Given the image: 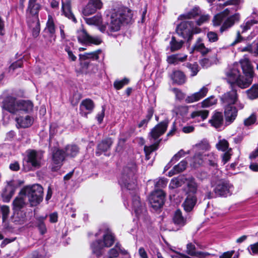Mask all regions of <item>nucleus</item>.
<instances>
[{"label": "nucleus", "instance_id": "nucleus-1", "mask_svg": "<svg viewBox=\"0 0 258 258\" xmlns=\"http://www.w3.org/2000/svg\"><path fill=\"white\" fill-rule=\"evenodd\" d=\"M106 17L108 19L107 29L106 26L102 24V20L100 15L97 14L91 18H86L85 21L90 25L98 27L102 32L110 33L118 31L124 24H129L133 20V12L127 7H119L107 11Z\"/></svg>", "mask_w": 258, "mask_h": 258}, {"label": "nucleus", "instance_id": "nucleus-2", "mask_svg": "<svg viewBox=\"0 0 258 258\" xmlns=\"http://www.w3.org/2000/svg\"><path fill=\"white\" fill-rule=\"evenodd\" d=\"M198 150L193 157V163H190L194 167L202 164L205 161H208L209 164L213 167L217 173V156L212 152H209L210 145L207 143H202L198 146Z\"/></svg>", "mask_w": 258, "mask_h": 258}, {"label": "nucleus", "instance_id": "nucleus-3", "mask_svg": "<svg viewBox=\"0 0 258 258\" xmlns=\"http://www.w3.org/2000/svg\"><path fill=\"white\" fill-rule=\"evenodd\" d=\"M232 13V12H231V10L229 8H227L223 12L214 16L213 19L214 26H220L223 23L220 29V31L221 33L231 28L235 23H237L239 21L240 19V14L239 13H235L229 16V15Z\"/></svg>", "mask_w": 258, "mask_h": 258}, {"label": "nucleus", "instance_id": "nucleus-4", "mask_svg": "<svg viewBox=\"0 0 258 258\" xmlns=\"http://www.w3.org/2000/svg\"><path fill=\"white\" fill-rule=\"evenodd\" d=\"M226 79L233 87L236 84L239 87L244 89L248 87L251 84V79L245 78L240 74L239 64L237 62L230 66L225 72Z\"/></svg>", "mask_w": 258, "mask_h": 258}, {"label": "nucleus", "instance_id": "nucleus-5", "mask_svg": "<svg viewBox=\"0 0 258 258\" xmlns=\"http://www.w3.org/2000/svg\"><path fill=\"white\" fill-rule=\"evenodd\" d=\"M102 234V240H98L91 243L90 247L93 254L97 257H100L103 253L104 247L111 246L114 242V236L109 229L104 230L101 229L99 233L96 234L98 235Z\"/></svg>", "mask_w": 258, "mask_h": 258}, {"label": "nucleus", "instance_id": "nucleus-6", "mask_svg": "<svg viewBox=\"0 0 258 258\" xmlns=\"http://www.w3.org/2000/svg\"><path fill=\"white\" fill-rule=\"evenodd\" d=\"M137 171V165L133 162L128 163L124 168L123 173L118 180L119 183L122 188L125 187L128 190L135 189L137 186L136 183Z\"/></svg>", "mask_w": 258, "mask_h": 258}, {"label": "nucleus", "instance_id": "nucleus-7", "mask_svg": "<svg viewBox=\"0 0 258 258\" xmlns=\"http://www.w3.org/2000/svg\"><path fill=\"white\" fill-rule=\"evenodd\" d=\"M43 192V187L36 184L24 187L20 194L27 197L31 206L33 207L38 205L42 201Z\"/></svg>", "mask_w": 258, "mask_h": 258}, {"label": "nucleus", "instance_id": "nucleus-8", "mask_svg": "<svg viewBox=\"0 0 258 258\" xmlns=\"http://www.w3.org/2000/svg\"><path fill=\"white\" fill-rule=\"evenodd\" d=\"M222 173L219 170H217V173H214L211 180V185L215 186V192L219 196L227 197L231 195L230 189L232 185L226 181L221 179Z\"/></svg>", "mask_w": 258, "mask_h": 258}, {"label": "nucleus", "instance_id": "nucleus-9", "mask_svg": "<svg viewBox=\"0 0 258 258\" xmlns=\"http://www.w3.org/2000/svg\"><path fill=\"white\" fill-rule=\"evenodd\" d=\"M201 29L195 26V22L191 21H185L179 24L176 28V32L178 35L189 41L191 39L194 34H198Z\"/></svg>", "mask_w": 258, "mask_h": 258}, {"label": "nucleus", "instance_id": "nucleus-10", "mask_svg": "<svg viewBox=\"0 0 258 258\" xmlns=\"http://www.w3.org/2000/svg\"><path fill=\"white\" fill-rule=\"evenodd\" d=\"M2 98L3 100L1 102V105L3 109L12 114L18 113L19 100L10 95Z\"/></svg>", "mask_w": 258, "mask_h": 258}, {"label": "nucleus", "instance_id": "nucleus-11", "mask_svg": "<svg viewBox=\"0 0 258 258\" xmlns=\"http://www.w3.org/2000/svg\"><path fill=\"white\" fill-rule=\"evenodd\" d=\"M2 98L3 100L1 102V105L3 109L12 114L18 113L19 100L10 95Z\"/></svg>", "mask_w": 258, "mask_h": 258}, {"label": "nucleus", "instance_id": "nucleus-12", "mask_svg": "<svg viewBox=\"0 0 258 258\" xmlns=\"http://www.w3.org/2000/svg\"><path fill=\"white\" fill-rule=\"evenodd\" d=\"M26 153V157L24 159V161L29 166H31V167L39 168L41 165V161L43 156L42 154L33 150L27 151Z\"/></svg>", "mask_w": 258, "mask_h": 258}, {"label": "nucleus", "instance_id": "nucleus-13", "mask_svg": "<svg viewBox=\"0 0 258 258\" xmlns=\"http://www.w3.org/2000/svg\"><path fill=\"white\" fill-rule=\"evenodd\" d=\"M165 193L162 190L157 189L149 196V201L151 207L155 210L160 208L164 203Z\"/></svg>", "mask_w": 258, "mask_h": 258}, {"label": "nucleus", "instance_id": "nucleus-14", "mask_svg": "<svg viewBox=\"0 0 258 258\" xmlns=\"http://www.w3.org/2000/svg\"><path fill=\"white\" fill-rule=\"evenodd\" d=\"M77 34L78 41L81 43L98 45L102 42V40L99 37L91 36L83 28L78 30Z\"/></svg>", "mask_w": 258, "mask_h": 258}, {"label": "nucleus", "instance_id": "nucleus-15", "mask_svg": "<svg viewBox=\"0 0 258 258\" xmlns=\"http://www.w3.org/2000/svg\"><path fill=\"white\" fill-rule=\"evenodd\" d=\"M65 157L66 155L63 150L56 149L53 152L52 162V170L53 171H57L60 168Z\"/></svg>", "mask_w": 258, "mask_h": 258}, {"label": "nucleus", "instance_id": "nucleus-16", "mask_svg": "<svg viewBox=\"0 0 258 258\" xmlns=\"http://www.w3.org/2000/svg\"><path fill=\"white\" fill-rule=\"evenodd\" d=\"M257 23V21L255 20H248L244 22L240 25V30L237 32V37L235 40L231 44V46H234L238 42H240L242 40V37L241 36L243 34L249 30L251 27L254 24Z\"/></svg>", "mask_w": 258, "mask_h": 258}, {"label": "nucleus", "instance_id": "nucleus-17", "mask_svg": "<svg viewBox=\"0 0 258 258\" xmlns=\"http://www.w3.org/2000/svg\"><path fill=\"white\" fill-rule=\"evenodd\" d=\"M132 201L131 203V207L133 211H134L137 217H140L144 212H145L144 204L142 203L140 197L135 194L133 195L131 194Z\"/></svg>", "mask_w": 258, "mask_h": 258}, {"label": "nucleus", "instance_id": "nucleus-18", "mask_svg": "<svg viewBox=\"0 0 258 258\" xmlns=\"http://www.w3.org/2000/svg\"><path fill=\"white\" fill-rule=\"evenodd\" d=\"M237 109L233 105H225L224 115L227 125L234 121L237 116Z\"/></svg>", "mask_w": 258, "mask_h": 258}, {"label": "nucleus", "instance_id": "nucleus-19", "mask_svg": "<svg viewBox=\"0 0 258 258\" xmlns=\"http://www.w3.org/2000/svg\"><path fill=\"white\" fill-rule=\"evenodd\" d=\"M237 99L238 96L236 90L233 89V87H232L231 91L225 93L221 97V100L224 105H233L236 103Z\"/></svg>", "mask_w": 258, "mask_h": 258}, {"label": "nucleus", "instance_id": "nucleus-20", "mask_svg": "<svg viewBox=\"0 0 258 258\" xmlns=\"http://www.w3.org/2000/svg\"><path fill=\"white\" fill-rule=\"evenodd\" d=\"M167 122L162 121L155 126L151 131L150 140H156L160 136L163 135L166 131Z\"/></svg>", "mask_w": 258, "mask_h": 258}, {"label": "nucleus", "instance_id": "nucleus-21", "mask_svg": "<svg viewBox=\"0 0 258 258\" xmlns=\"http://www.w3.org/2000/svg\"><path fill=\"white\" fill-rule=\"evenodd\" d=\"M101 1H89L82 11L84 16H89L95 13L97 9H100L102 7Z\"/></svg>", "mask_w": 258, "mask_h": 258}, {"label": "nucleus", "instance_id": "nucleus-22", "mask_svg": "<svg viewBox=\"0 0 258 258\" xmlns=\"http://www.w3.org/2000/svg\"><path fill=\"white\" fill-rule=\"evenodd\" d=\"M184 184H185L184 190L186 192V194L196 195L197 191L198 184L194 177H186Z\"/></svg>", "mask_w": 258, "mask_h": 258}, {"label": "nucleus", "instance_id": "nucleus-23", "mask_svg": "<svg viewBox=\"0 0 258 258\" xmlns=\"http://www.w3.org/2000/svg\"><path fill=\"white\" fill-rule=\"evenodd\" d=\"M239 64V68H241L243 72L245 75V78H250L251 83L253 78V70L249 60L247 58H244L240 61Z\"/></svg>", "mask_w": 258, "mask_h": 258}, {"label": "nucleus", "instance_id": "nucleus-24", "mask_svg": "<svg viewBox=\"0 0 258 258\" xmlns=\"http://www.w3.org/2000/svg\"><path fill=\"white\" fill-rule=\"evenodd\" d=\"M40 8V5L36 1H29L27 9V19L30 17L31 20H34L35 16L38 18V12Z\"/></svg>", "mask_w": 258, "mask_h": 258}, {"label": "nucleus", "instance_id": "nucleus-25", "mask_svg": "<svg viewBox=\"0 0 258 258\" xmlns=\"http://www.w3.org/2000/svg\"><path fill=\"white\" fill-rule=\"evenodd\" d=\"M208 91V89L204 86L199 92L187 96L185 99V101L188 103L198 101L204 98L207 94Z\"/></svg>", "mask_w": 258, "mask_h": 258}, {"label": "nucleus", "instance_id": "nucleus-26", "mask_svg": "<svg viewBox=\"0 0 258 258\" xmlns=\"http://www.w3.org/2000/svg\"><path fill=\"white\" fill-rule=\"evenodd\" d=\"M16 126L18 128H27L32 125L33 118L29 115L16 118Z\"/></svg>", "mask_w": 258, "mask_h": 258}, {"label": "nucleus", "instance_id": "nucleus-27", "mask_svg": "<svg viewBox=\"0 0 258 258\" xmlns=\"http://www.w3.org/2000/svg\"><path fill=\"white\" fill-rule=\"evenodd\" d=\"M187 197L182 204L184 210L186 212H190L195 207L197 201L196 195L186 194Z\"/></svg>", "mask_w": 258, "mask_h": 258}, {"label": "nucleus", "instance_id": "nucleus-28", "mask_svg": "<svg viewBox=\"0 0 258 258\" xmlns=\"http://www.w3.org/2000/svg\"><path fill=\"white\" fill-rule=\"evenodd\" d=\"M112 143L113 141L111 138H107L102 141L97 146L96 154L97 156H100L102 153L106 152L110 148Z\"/></svg>", "mask_w": 258, "mask_h": 258}, {"label": "nucleus", "instance_id": "nucleus-29", "mask_svg": "<svg viewBox=\"0 0 258 258\" xmlns=\"http://www.w3.org/2000/svg\"><path fill=\"white\" fill-rule=\"evenodd\" d=\"M27 21L29 27L32 29L33 36L34 37H37L40 30L39 18L35 16L34 20H31V18L29 17Z\"/></svg>", "mask_w": 258, "mask_h": 258}, {"label": "nucleus", "instance_id": "nucleus-30", "mask_svg": "<svg viewBox=\"0 0 258 258\" xmlns=\"http://www.w3.org/2000/svg\"><path fill=\"white\" fill-rule=\"evenodd\" d=\"M209 121L212 126L216 128L221 127L223 123L222 113L220 112H215Z\"/></svg>", "mask_w": 258, "mask_h": 258}, {"label": "nucleus", "instance_id": "nucleus-31", "mask_svg": "<svg viewBox=\"0 0 258 258\" xmlns=\"http://www.w3.org/2000/svg\"><path fill=\"white\" fill-rule=\"evenodd\" d=\"M62 10L66 17L73 22H76L77 20L71 11L70 1H62Z\"/></svg>", "mask_w": 258, "mask_h": 258}, {"label": "nucleus", "instance_id": "nucleus-32", "mask_svg": "<svg viewBox=\"0 0 258 258\" xmlns=\"http://www.w3.org/2000/svg\"><path fill=\"white\" fill-rule=\"evenodd\" d=\"M33 108V103L29 100H19L18 112H29Z\"/></svg>", "mask_w": 258, "mask_h": 258}, {"label": "nucleus", "instance_id": "nucleus-33", "mask_svg": "<svg viewBox=\"0 0 258 258\" xmlns=\"http://www.w3.org/2000/svg\"><path fill=\"white\" fill-rule=\"evenodd\" d=\"M173 82L178 85H182L186 81V77L184 73L180 71H175L171 75Z\"/></svg>", "mask_w": 258, "mask_h": 258}, {"label": "nucleus", "instance_id": "nucleus-34", "mask_svg": "<svg viewBox=\"0 0 258 258\" xmlns=\"http://www.w3.org/2000/svg\"><path fill=\"white\" fill-rule=\"evenodd\" d=\"M119 253L122 254H127V251L121 248L120 244L116 243L115 246L111 248L108 252V257L109 258H115L118 255Z\"/></svg>", "mask_w": 258, "mask_h": 258}, {"label": "nucleus", "instance_id": "nucleus-35", "mask_svg": "<svg viewBox=\"0 0 258 258\" xmlns=\"http://www.w3.org/2000/svg\"><path fill=\"white\" fill-rule=\"evenodd\" d=\"M209 115V111L207 110H200L194 111L190 116L192 118H195L198 121L206 119Z\"/></svg>", "mask_w": 258, "mask_h": 258}, {"label": "nucleus", "instance_id": "nucleus-36", "mask_svg": "<svg viewBox=\"0 0 258 258\" xmlns=\"http://www.w3.org/2000/svg\"><path fill=\"white\" fill-rule=\"evenodd\" d=\"M79 149L75 145H68L64 148V153L67 157H74L79 153Z\"/></svg>", "mask_w": 258, "mask_h": 258}, {"label": "nucleus", "instance_id": "nucleus-37", "mask_svg": "<svg viewBox=\"0 0 258 258\" xmlns=\"http://www.w3.org/2000/svg\"><path fill=\"white\" fill-rule=\"evenodd\" d=\"M186 180V176L184 175H180L177 177L173 178L170 181L169 184V188L174 189L181 186L184 184V181Z\"/></svg>", "mask_w": 258, "mask_h": 258}, {"label": "nucleus", "instance_id": "nucleus-38", "mask_svg": "<svg viewBox=\"0 0 258 258\" xmlns=\"http://www.w3.org/2000/svg\"><path fill=\"white\" fill-rule=\"evenodd\" d=\"M25 196L21 194L19 197H17L13 201V209L15 211L20 210L25 205Z\"/></svg>", "mask_w": 258, "mask_h": 258}, {"label": "nucleus", "instance_id": "nucleus-39", "mask_svg": "<svg viewBox=\"0 0 258 258\" xmlns=\"http://www.w3.org/2000/svg\"><path fill=\"white\" fill-rule=\"evenodd\" d=\"M45 31L46 32L49 33L50 35H54L55 33L54 21L53 18L51 15L48 16Z\"/></svg>", "mask_w": 258, "mask_h": 258}, {"label": "nucleus", "instance_id": "nucleus-40", "mask_svg": "<svg viewBox=\"0 0 258 258\" xmlns=\"http://www.w3.org/2000/svg\"><path fill=\"white\" fill-rule=\"evenodd\" d=\"M102 51L98 49L95 51L85 53L84 54L80 55V57L84 59H91L93 60H97L99 58V55L101 54Z\"/></svg>", "mask_w": 258, "mask_h": 258}, {"label": "nucleus", "instance_id": "nucleus-41", "mask_svg": "<svg viewBox=\"0 0 258 258\" xmlns=\"http://www.w3.org/2000/svg\"><path fill=\"white\" fill-rule=\"evenodd\" d=\"M94 107V105L93 101L90 99H86L82 101L80 104V108L82 110L84 109L88 111V112H91Z\"/></svg>", "mask_w": 258, "mask_h": 258}, {"label": "nucleus", "instance_id": "nucleus-42", "mask_svg": "<svg viewBox=\"0 0 258 258\" xmlns=\"http://www.w3.org/2000/svg\"><path fill=\"white\" fill-rule=\"evenodd\" d=\"M173 220L175 224L180 226H183L186 222L185 219L182 216L181 211L179 210H177L175 211Z\"/></svg>", "mask_w": 258, "mask_h": 258}, {"label": "nucleus", "instance_id": "nucleus-43", "mask_svg": "<svg viewBox=\"0 0 258 258\" xmlns=\"http://www.w3.org/2000/svg\"><path fill=\"white\" fill-rule=\"evenodd\" d=\"M247 97L250 99H254L258 97V84L253 85L251 88L246 91Z\"/></svg>", "mask_w": 258, "mask_h": 258}, {"label": "nucleus", "instance_id": "nucleus-44", "mask_svg": "<svg viewBox=\"0 0 258 258\" xmlns=\"http://www.w3.org/2000/svg\"><path fill=\"white\" fill-rule=\"evenodd\" d=\"M160 140L156 142L153 145L147 146H145L144 147V151L146 154V160H149L150 159L149 155L150 154L154 151L156 150L158 148V144L160 142Z\"/></svg>", "mask_w": 258, "mask_h": 258}, {"label": "nucleus", "instance_id": "nucleus-45", "mask_svg": "<svg viewBox=\"0 0 258 258\" xmlns=\"http://www.w3.org/2000/svg\"><path fill=\"white\" fill-rule=\"evenodd\" d=\"M194 49L200 51L203 54H206L209 51V49L205 46L204 44L202 42L201 38H199L198 39L194 47Z\"/></svg>", "mask_w": 258, "mask_h": 258}, {"label": "nucleus", "instance_id": "nucleus-46", "mask_svg": "<svg viewBox=\"0 0 258 258\" xmlns=\"http://www.w3.org/2000/svg\"><path fill=\"white\" fill-rule=\"evenodd\" d=\"M172 111L176 115L183 116L187 113L188 108L185 106L177 105L174 107Z\"/></svg>", "mask_w": 258, "mask_h": 258}, {"label": "nucleus", "instance_id": "nucleus-47", "mask_svg": "<svg viewBox=\"0 0 258 258\" xmlns=\"http://www.w3.org/2000/svg\"><path fill=\"white\" fill-rule=\"evenodd\" d=\"M182 41H177L174 37H172L170 41V49L171 51H174L179 49L182 46Z\"/></svg>", "mask_w": 258, "mask_h": 258}, {"label": "nucleus", "instance_id": "nucleus-48", "mask_svg": "<svg viewBox=\"0 0 258 258\" xmlns=\"http://www.w3.org/2000/svg\"><path fill=\"white\" fill-rule=\"evenodd\" d=\"M15 192L14 187L11 185H8L5 189V191L3 194V197L7 198V201H9L10 199L13 196Z\"/></svg>", "mask_w": 258, "mask_h": 258}, {"label": "nucleus", "instance_id": "nucleus-49", "mask_svg": "<svg viewBox=\"0 0 258 258\" xmlns=\"http://www.w3.org/2000/svg\"><path fill=\"white\" fill-rule=\"evenodd\" d=\"M186 55L183 57H179L177 55H172L167 57V61L170 64L177 63L178 61H183L186 59Z\"/></svg>", "mask_w": 258, "mask_h": 258}, {"label": "nucleus", "instance_id": "nucleus-50", "mask_svg": "<svg viewBox=\"0 0 258 258\" xmlns=\"http://www.w3.org/2000/svg\"><path fill=\"white\" fill-rule=\"evenodd\" d=\"M216 148L218 150L222 151L223 152H225L228 150L230 148H229V144L228 142L225 140H220L216 144Z\"/></svg>", "mask_w": 258, "mask_h": 258}, {"label": "nucleus", "instance_id": "nucleus-51", "mask_svg": "<svg viewBox=\"0 0 258 258\" xmlns=\"http://www.w3.org/2000/svg\"><path fill=\"white\" fill-rule=\"evenodd\" d=\"M217 103V99L214 96H211L202 102V106L203 107H209Z\"/></svg>", "mask_w": 258, "mask_h": 258}, {"label": "nucleus", "instance_id": "nucleus-52", "mask_svg": "<svg viewBox=\"0 0 258 258\" xmlns=\"http://www.w3.org/2000/svg\"><path fill=\"white\" fill-rule=\"evenodd\" d=\"M200 13V11L199 8L198 7H195L192 9V10L188 13L186 14H184L183 15H181L180 17L181 18H183L185 19H191L195 16L198 15L199 13Z\"/></svg>", "mask_w": 258, "mask_h": 258}, {"label": "nucleus", "instance_id": "nucleus-53", "mask_svg": "<svg viewBox=\"0 0 258 258\" xmlns=\"http://www.w3.org/2000/svg\"><path fill=\"white\" fill-rule=\"evenodd\" d=\"M186 66L191 72L190 76L191 77H194L197 75V74L199 71V66L197 63H187Z\"/></svg>", "mask_w": 258, "mask_h": 258}, {"label": "nucleus", "instance_id": "nucleus-54", "mask_svg": "<svg viewBox=\"0 0 258 258\" xmlns=\"http://www.w3.org/2000/svg\"><path fill=\"white\" fill-rule=\"evenodd\" d=\"M256 120L255 113H252L249 117L244 120L243 123L245 126H248L253 124Z\"/></svg>", "mask_w": 258, "mask_h": 258}, {"label": "nucleus", "instance_id": "nucleus-55", "mask_svg": "<svg viewBox=\"0 0 258 258\" xmlns=\"http://www.w3.org/2000/svg\"><path fill=\"white\" fill-rule=\"evenodd\" d=\"M129 82V80L127 78H124L121 80H116L114 82V87L117 90L122 88L124 85H127Z\"/></svg>", "mask_w": 258, "mask_h": 258}, {"label": "nucleus", "instance_id": "nucleus-56", "mask_svg": "<svg viewBox=\"0 0 258 258\" xmlns=\"http://www.w3.org/2000/svg\"><path fill=\"white\" fill-rule=\"evenodd\" d=\"M187 161L185 160L181 161L178 165H175L174 168L176 171L178 173L184 170L186 167Z\"/></svg>", "mask_w": 258, "mask_h": 258}, {"label": "nucleus", "instance_id": "nucleus-57", "mask_svg": "<svg viewBox=\"0 0 258 258\" xmlns=\"http://www.w3.org/2000/svg\"><path fill=\"white\" fill-rule=\"evenodd\" d=\"M249 253L251 255L258 254V242L250 244L247 248Z\"/></svg>", "mask_w": 258, "mask_h": 258}, {"label": "nucleus", "instance_id": "nucleus-58", "mask_svg": "<svg viewBox=\"0 0 258 258\" xmlns=\"http://www.w3.org/2000/svg\"><path fill=\"white\" fill-rule=\"evenodd\" d=\"M239 51L240 52H248L250 53H253V46L251 44H247L245 46H241L238 48Z\"/></svg>", "mask_w": 258, "mask_h": 258}, {"label": "nucleus", "instance_id": "nucleus-59", "mask_svg": "<svg viewBox=\"0 0 258 258\" xmlns=\"http://www.w3.org/2000/svg\"><path fill=\"white\" fill-rule=\"evenodd\" d=\"M1 210L2 213L3 221L7 219L10 213L9 207L7 206H3L1 207Z\"/></svg>", "mask_w": 258, "mask_h": 258}, {"label": "nucleus", "instance_id": "nucleus-60", "mask_svg": "<svg viewBox=\"0 0 258 258\" xmlns=\"http://www.w3.org/2000/svg\"><path fill=\"white\" fill-rule=\"evenodd\" d=\"M232 150L231 148L228 149L227 151H225V153L222 156V162L223 164L227 163L230 159L232 155L231 153Z\"/></svg>", "mask_w": 258, "mask_h": 258}, {"label": "nucleus", "instance_id": "nucleus-61", "mask_svg": "<svg viewBox=\"0 0 258 258\" xmlns=\"http://www.w3.org/2000/svg\"><path fill=\"white\" fill-rule=\"evenodd\" d=\"M207 37L211 42H216L218 40V35L214 32H209L207 34Z\"/></svg>", "mask_w": 258, "mask_h": 258}, {"label": "nucleus", "instance_id": "nucleus-62", "mask_svg": "<svg viewBox=\"0 0 258 258\" xmlns=\"http://www.w3.org/2000/svg\"><path fill=\"white\" fill-rule=\"evenodd\" d=\"M210 19V16L208 15H202L199 19L196 21V24L198 26H200L203 24L208 22Z\"/></svg>", "mask_w": 258, "mask_h": 258}, {"label": "nucleus", "instance_id": "nucleus-63", "mask_svg": "<svg viewBox=\"0 0 258 258\" xmlns=\"http://www.w3.org/2000/svg\"><path fill=\"white\" fill-rule=\"evenodd\" d=\"M167 180L165 178H162L158 180L156 182L155 186L157 188H163L165 187L167 184Z\"/></svg>", "mask_w": 258, "mask_h": 258}, {"label": "nucleus", "instance_id": "nucleus-64", "mask_svg": "<svg viewBox=\"0 0 258 258\" xmlns=\"http://www.w3.org/2000/svg\"><path fill=\"white\" fill-rule=\"evenodd\" d=\"M186 251L188 254L193 256L196 251L195 245L191 243L187 244Z\"/></svg>", "mask_w": 258, "mask_h": 258}]
</instances>
